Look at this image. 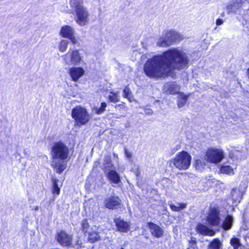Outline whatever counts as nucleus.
Wrapping results in <instances>:
<instances>
[{
  "mask_svg": "<svg viewBox=\"0 0 249 249\" xmlns=\"http://www.w3.org/2000/svg\"><path fill=\"white\" fill-rule=\"evenodd\" d=\"M110 94L108 97L110 102L115 103L119 101L120 96L119 92H110Z\"/></svg>",
  "mask_w": 249,
  "mask_h": 249,
  "instance_id": "nucleus-27",
  "label": "nucleus"
},
{
  "mask_svg": "<svg viewBox=\"0 0 249 249\" xmlns=\"http://www.w3.org/2000/svg\"><path fill=\"white\" fill-rule=\"evenodd\" d=\"M180 89V87L176 82H168L163 86L164 92L171 94L179 93Z\"/></svg>",
  "mask_w": 249,
  "mask_h": 249,
  "instance_id": "nucleus-13",
  "label": "nucleus"
},
{
  "mask_svg": "<svg viewBox=\"0 0 249 249\" xmlns=\"http://www.w3.org/2000/svg\"><path fill=\"white\" fill-rule=\"evenodd\" d=\"M120 249H124V248L122 247L121 248H120Z\"/></svg>",
  "mask_w": 249,
  "mask_h": 249,
  "instance_id": "nucleus-43",
  "label": "nucleus"
},
{
  "mask_svg": "<svg viewBox=\"0 0 249 249\" xmlns=\"http://www.w3.org/2000/svg\"><path fill=\"white\" fill-rule=\"evenodd\" d=\"M129 89L126 87L125 88V89H124V94H123V96L125 98H127L128 99L130 100V95H129Z\"/></svg>",
  "mask_w": 249,
  "mask_h": 249,
  "instance_id": "nucleus-37",
  "label": "nucleus"
},
{
  "mask_svg": "<svg viewBox=\"0 0 249 249\" xmlns=\"http://www.w3.org/2000/svg\"><path fill=\"white\" fill-rule=\"evenodd\" d=\"M81 229L82 230L85 232H88V230L89 229V225L87 219H85L82 221L81 223Z\"/></svg>",
  "mask_w": 249,
  "mask_h": 249,
  "instance_id": "nucleus-31",
  "label": "nucleus"
},
{
  "mask_svg": "<svg viewBox=\"0 0 249 249\" xmlns=\"http://www.w3.org/2000/svg\"><path fill=\"white\" fill-rule=\"evenodd\" d=\"M189 66V58L182 50L170 49L161 55H155L145 63L143 70L151 78L167 76L173 70H181Z\"/></svg>",
  "mask_w": 249,
  "mask_h": 249,
  "instance_id": "nucleus-1",
  "label": "nucleus"
},
{
  "mask_svg": "<svg viewBox=\"0 0 249 249\" xmlns=\"http://www.w3.org/2000/svg\"><path fill=\"white\" fill-rule=\"evenodd\" d=\"M99 164H100V162H99V161H96V162L94 163V168H95V167H96H96H97V166L99 165Z\"/></svg>",
  "mask_w": 249,
  "mask_h": 249,
  "instance_id": "nucleus-41",
  "label": "nucleus"
},
{
  "mask_svg": "<svg viewBox=\"0 0 249 249\" xmlns=\"http://www.w3.org/2000/svg\"><path fill=\"white\" fill-rule=\"evenodd\" d=\"M191 162V156L186 151L179 152L171 160L174 166L179 170H186L189 168Z\"/></svg>",
  "mask_w": 249,
  "mask_h": 249,
  "instance_id": "nucleus-5",
  "label": "nucleus"
},
{
  "mask_svg": "<svg viewBox=\"0 0 249 249\" xmlns=\"http://www.w3.org/2000/svg\"><path fill=\"white\" fill-rule=\"evenodd\" d=\"M205 163L202 161V160H196V167L198 169H200L201 167H203Z\"/></svg>",
  "mask_w": 249,
  "mask_h": 249,
  "instance_id": "nucleus-36",
  "label": "nucleus"
},
{
  "mask_svg": "<svg viewBox=\"0 0 249 249\" xmlns=\"http://www.w3.org/2000/svg\"><path fill=\"white\" fill-rule=\"evenodd\" d=\"M68 44H69V41L68 40H66V39L62 40L59 44V46H58L59 50L61 52H65L67 49Z\"/></svg>",
  "mask_w": 249,
  "mask_h": 249,
  "instance_id": "nucleus-30",
  "label": "nucleus"
},
{
  "mask_svg": "<svg viewBox=\"0 0 249 249\" xmlns=\"http://www.w3.org/2000/svg\"><path fill=\"white\" fill-rule=\"evenodd\" d=\"M88 239L89 242L94 243L100 240L101 237L96 232H89Z\"/></svg>",
  "mask_w": 249,
  "mask_h": 249,
  "instance_id": "nucleus-28",
  "label": "nucleus"
},
{
  "mask_svg": "<svg viewBox=\"0 0 249 249\" xmlns=\"http://www.w3.org/2000/svg\"><path fill=\"white\" fill-rule=\"evenodd\" d=\"M121 200L118 196H111L105 199V206L109 209H113L121 204Z\"/></svg>",
  "mask_w": 249,
  "mask_h": 249,
  "instance_id": "nucleus-12",
  "label": "nucleus"
},
{
  "mask_svg": "<svg viewBox=\"0 0 249 249\" xmlns=\"http://www.w3.org/2000/svg\"><path fill=\"white\" fill-rule=\"evenodd\" d=\"M157 45L159 47H167L170 45L168 39L166 37V34H165V36L160 37L157 42Z\"/></svg>",
  "mask_w": 249,
  "mask_h": 249,
  "instance_id": "nucleus-24",
  "label": "nucleus"
},
{
  "mask_svg": "<svg viewBox=\"0 0 249 249\" xmlns=\"http://www.w3.org/2000/svg\"><path fill=\"white\" fill-rule=\"evenodd\" d=\"M230 244L233 247V249H238L239 247L242 246L240 240L235 237L231 238Z\"/></svg>",
  "mask_w": 249,
  "mask_h": 249,
  "instance_id": "nucleus-26",
  "label": "nucleus"
},
{
  "mask_svg": "<svg viewBox=\"0 0 249 249\" xmlns=\"http://www.w3.org/2000/svg\"><path fill=\"white\" fill-rule=\"evenodd\" d=\"M222 246V243L220 240L215 238L212 241L208 247V249H220Z\"/></svg>",
  "mask_w": 249,
  "mask_h": 249,
  "instance_id": "nucleus-22",
  "label": "nucleus"
},
{
  "mask_svg": "<svg viewBox=\"0 0 249 249\" xmlns=\"http://www.w3.org/2000/svg\"><path fill=\"white\" fill-rule=\"evenodd\" d=\"M196 230L197 231L201 234L209 236H213L214 234V231L213 230L202 224H198L197 225Z\"/></svg>",
  "mask_w": 249,
  "mask_h": 249,
  "instance_id": "nucleus-18",
  "label": "nucleus"
},
{
  "mask_svg": "<svg viewBox=\"0 0 249 249\" xmlns=\"http://www.w3.org/2000/svg\"><path fill=\"white\" fill-rule=\"evenodd\" d=\"M232 200L235 202H240L243 196V193L236 188L232 189L231 192Z\"/></svg>",
  "mask_w": 249,
  "mask_h": 249,
  "instance_id": "nucleus-20",
  "label": "nucleus"
},
{
  "mask_svg": "<svg viewBox=\"0 0 249 249\" xmlns=\"http://www.w3.org/2000/svg\"><path fill=\"white\" fill-rule=\"evenodd\" d=\"M220 172L222 173L226 174L229 175L234 174L233 169L229 165H222L220 168Z\"/></svg>",
  "mask_w": 249,
  "mask_h": 249,
  "instance_id": "nucleus-29",
  "label": "nucleus"
},
{
  "mask_svg": "<svg viewBox=\"0 0 249 249\" xmlns=\"http://www.w3.org/2000/svg\"><path fill=\"white\" fill-rule=\"evenodd\" d=\"M144 112L147 115H151L153 113V111L151 109L147 108L144 110Z\"/></svg>",
  "mask_w": 249,
  "mask_h": 249,
  "instance_id": "nucleus-39",
  "label": "nucleus"
},
{
  "mask_svg": "<svg viewBox=\"0 0 249 249\" xmlns=\"http://www.w3.org/2000/svg\"><path fill=\"white\" fill-rule=\"evenodd\" d=\"M70 5L75 15V22L81 26H86L89 21V14L83 0H71Z\"/></svg>",
  "mask_w": 249,
  "mask_h": 249,
  "instance_id": "nucleus-3",
  "label": "nucleus"
},
{
  "mask_svg": "<svg viewBox=\"0 0 249 249\" xmlns=\"http://www.w3.org/2000/svg\"><path fill=\"white\" fill-rule=\"evenodd\" d=\"M69 73L74 82L78 81L85 73V70L81 67H73L69 69Z\"/></svg>",
  "mask_w": 249,
  "mask_h": 249,
  "instance_id": "nucleus-11",
  "label": "nucleus"
},
{
  "mask_svg": "<svg viewBox=\"0 0 249 249\" xmlns=\"http://www.w3.org/2000/svg\"><path fill=\"white\" fill-rule=\"evenodd\" d=\"M224 158V151L220 149L210 148L206 152L205 160L210 163L217 164Z\"/></svg>",
  "mask_w": 249,
  "mask_h": 249,
  "instance_id": "nucleus-7",
  "label": "nucleus"
},
{
  "mask_svg": "<svg viewBox=\"0 0 249 249\" xmlns=\"http://www.w3.org/2000/svg\"><path fill=\"white\" fill-rule=\"evenodd\" d=\"M71 115L76 125L80 127L87 124L91 117L86 108L77 106L72 108Z\"/></svg>",
  "mask_w": 249,
  "mask_h": 249,
  "instance_id": "nucleus-4",
  "label": "nucleus"
},
{
  "mask_svg": "<svg viewBox=\"0 0 249 249\" xmlns=\"http://www.w3.org/2000/svg\"><path fill=\"white\" fill-rule=\"evenodd\" d=\"M113 167L111 158L109 156L105 157L103 164L101 166V169L106 174L109 170H112L111 168Z\"/></svg>",
  "mask_w": 249,
  "mask_h": 249,
  "instance_id": "nucleus-19",
  "label": "nucleus"
},
{
  "mask_svg": "<svg viewBox=\"0 0 249 249\" xmlns=\"http://www.w3.org/2000/svg\"><path fill=\"white\" fill-rule=\"evenodd\" d=\"M229 157L231 158H232L234 157V155H233V154L232 153V152H230L229 153Z\"/></svg>",
  "mask_w": 249,
  "mask_h": 249,
  "instance_id": "nucleus-42",
  "label": "nucleus"
},
{
  "mask_svg": "<svg viewBox=\"0 0 249 249\" xmlns=\"http://www.w3.org/2000/svg\"><path fill=\"white\" fill-rule=\"evenodd\" d=\"M64 63L68 66L79 65L82 61V57L79 51L70 49L65 55H62Z\"/></svg>",
  "mask_w": 249,
  "mask_h": 249,
  "instance_id": "nucleus-6",
  "label": "nucleus"
},
{
  "mask_svg": "<svg viewBox=\"0 0 249 249\" xmlns=\"http://www.w3.org/2000/svg\"><path fill=\"white\" fill-rule=\"evenodd\" d=\"M188 96L180 93L178 97V106L179 108L183 107L186 104Z\"/></svg>",
  "mask_w": 249,
  "mask_h": 249,
  "instance_id": "nucleus-25",
  "label": "nucleus"
},
{
  "mask_svg": "<svg viewBox=\"0 0 249 249\" xmlns=\"http://www.w3.org/2000/svg\"><path fill=\"white\" fill-rule=\"evenodd\" d=\"M106 107L107 104L105 102L102 103L101 107L98 108H96V113L98 114H102L105 111Z\"/></svg>",
  "mask_w": 249,
  "mask_h": 249,
  "instance_id": "nucleus-34",
  "label": "nucleus"
},
{
  "mask_svg": "<svg viewBox=\"0 0 249 249\" xmlns=\"http://www.w3.org/2000/svg\"><path fill=\"white\" fill-rule=\"evenodd\" d=\"M208 224L211 226H217L220 225V218L219 216L218 211L215 209L212 208L210 210V213L207 217Z\"/></svg>",
  "mask_w": 249,
  "mask_h": 249,
  "instance_id": "nucleus-10",
  "label": "nucleus"
},
{
  "mask_svg": "<svg viewBox=\"0 0 249 249\" xmlns=\"http://www.w3.org/2000/svg\"><path fill=\"white\" fill-rule=\"evenodd\" d=\"M114 222L118 231L126 232L129 230L130 224L120 218H116Z\"/></svg>",
  "mask_w": 249,
  "mask_h": 249,
  "instance_id": "nucleus-16",
  "label": "nucleus"
},
{
  "mask_svg": "<svg viewBox=\"0 0 249 249\" xmlns=\"http://www.w3.org/2000/svg\"><path fill=\"white\" fill-rule=\"evenodd\" d=\"M223 23V20L221 19L218 18L216 21V24L217 26H219Z\"/></svg>",
  "mask_w": 249,
  "mask_h": 249,
  "instance_id": "nucleus-40",
  "label": "nucleus"
},
{
  "mask_svg": "<svg viewBox=\"0 0 249 249\" xmlns=\"http://www.w3.org/2000/svg\"><path fill=\"white\" fill-rule=\"evenodd\" d=\"M169 206L171 210L173 211L179 212L186 208V204L178 203L177 204V205L170 204Z\"/></svg>",
  "mask_w": 249,
  "mask_h": 249,
  "instance_id": "nucleus-23",
  "label": "nucleus"
},
{
  "mask_svg": "<svg viewBox=\"0 0 249 249\" xmlns=\"http://www.w3.org/2000/svg\"><path fill=\"white\" fill-rule=\"evenodd\" d=\"M240 0H237L236 2L234 3L231 7V12H235L236 10H237L239 8H240L242 4L240 2Z\"/></svg>",
  "mask_w": 249,
  "mask_h": 249,
  "instance_id": "nucleus-32",
  "label": "nucleus"
},
{
  "mask_svg": "<svg viewBox=\"0 0 249 249\" xmlns=\"http://www.w3.org/2000/svg\"><path fill=\"white\" fill-rule=\"evenodd\" d=\"M106 175L108 180L114 184H118L121 182L120 175L115 170H109Z\"/></svg>",
  "mask_w": 249,
  "mask_h": 249,
  "instance_id": "nucleus-17",
  "label": "nucleus"
},
{
  "mask_svg": "<svg viewBox=\"0 0 249 249\" xmlns=\"http://www.w3.org/2000/svg\"><path fill=\"white\" fill-rule=\"evenodd\" d=\"M187 249H198L195 240L192 238L191 240L189 241V247Z\"/></svg>",
  "mask_w": 249,
  "mask_h": 249,
  "instance_id": "nucleus-35",
  "label": "nucleus"
},
{
  "mask_svg": "<svg viewBox=\"0 0 249 249\" xmlns=\"http://www.w3.org/2000/svg\"><path fill=\"white\" fill-rule=\"evenodd\" d=\"M124 153H125V155L126 157L128 159H131V158L132 157V155L131 153L129 152L126 148H124Z\"/></svg>",
  "mask_w": 249,
  "mask_h": 249,
  "instance_id": "nucleus-38",
  "label": "nucleus"
},
{
  "mask_svg": "<svg viewBox=\"0 0 249 249\" xmlns=\"http://www.w3.org/2000/svg\"><path fill=\"white\" fill-rule=\"evenodd\" d=\"M60 193V189L58 186L57 184V180L56 179H54L53 180V194H55L56 195H58Z\"/></svg>",
  "mask_w": 249,
  "mask_h": 249,
  "instance_id": "nucleus-33",
  "label": "nucleus"
},
{
  "mask_svg": "<svg viewBox=\"0 0 249 249\" xmlns=\"http://www.w3.org/2000/svg\"><path fill=\"white\" fill-rule=\"evenodd\" d=\"M60 34L63 37L69 38L73 44H76L77 40L74 36V31L73 28L68 25L62 27Z\"/></svg>",
  "mask_w": 249,
  "mask_h": 249,
  "instance_id": "nucleus-9",
  "label": "nucleus"
},
{
  "mask_svg": "<svg viewBox=\"0 0 249 249\" xmlns=\"http://www.w3.org/2000/svg\"><path fill=\"white\" fill-rule=\"evenodd\" d=\"M233 217L231 215H228L222 224V227L224 230H230L232 225Z\"/></svg>",
  "mask_w": 249,
  "mask_h": 249,
  "instance_id": "nucleus-21",
  "label": "nucleus"
},
{
  "mask_svg": "<svg viewBox=\"0 0 249 249\" xmlns=\"http://www.w3.org/2000/svg\"><path fill=\"white\" fill-rule=\"evenodd\" d=\"M69 149L62 142L54 143L52 147V166L57 173H61L67 167V161L69 157Z\"/></svg>",
  "mask_w": 249,
  "mask_h": 249,
  "instance_id": "nucleus-2",
  "label": "nucleus"
},
{
  "mask_svg": "<svg viewBox=\"0 0 249 249\" xmlns=\"http://www.w3.org/2000/svg\"><path fill=\"white\" fill-rule=\"evenodd\" d=\"M147 226L150 230L151 234L156 237H161L163 234V230L156 224L149 222L147 223Z\"/></svg>",
  "mask_w": 249,
  "mask_h": 249,
  "instance_id": "nucleus-14",
  "label": "nucleus"
},
{
  "mask_svg": "<svg viewBox=\"0 0 249 249\" xmlns=\"http://www.w3.org/2000/svg\"><path fill=\"white\" fill-rule=\"evenodd\" d=\"M55 239L62 246L69 247L72 245V236L64 231H61L57 233Z\"/></svg>",
  "mask_w": 249,
  "mask_h": 249,
  "instance_id": "nucleus-8",
  "label": "nucleus"
},
{
  "mask_svg": "<svg viewBox=\"0 0 249 249\" xmlns=\"http://www.w3.org/2000/svg\"><path fill=\"white\" fill-rule=\"evenodd\" d=\"M165 34L166 37L168 39L170 45L174 42L179 41L182 39V36L175 31L170 30L167 31Z\"/></svg>",
  "mask_w": 249,
  "mask_h": 249,
  "instance_id": "nucleus-15",
  "label": "nucleus"
}]
</instances>
